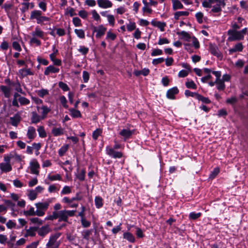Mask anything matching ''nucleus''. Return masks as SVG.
<instances>
[{
    "instance_id": "obj_1",
    "label": "nucleus",
    "mask_w": 248,
    "mask_h": 248,
    "mask_svg": "<svg viewBox=\"0 0 248 248\" xmlns=\"http://www.w3.org/2000/svg\"><path fill=\"white\" fill-rule=\"evenodd\" d=\"M202 5L205 8L212 7L211 12L215 13L220 12L222 7L225 5L224 0H201Z\"/></svg>"
},
{
    "instance_id": "obj_2",
    "label": "nucleus",
    "mask_w": 248,
    "mask_h": 248,
    "mask_svg": "<svg viewBox=\"0 0 248 248\" xmlns=\"http://www.w3.org/2000/svg\"><path fill=\"white\" fill-rule=\"evenodd\" d=\"M30 19L35 21L38 24L45 25V22L50 21V18L43 15V12L39 10H34L31 12Z\"/></svg>"
},
{
    "instance_id": "obj_3",
    "label": "nucleus",
    "mask_w": 248,
    "mask_h": 248,
    "mask_svg": "<svg viewBox=\"0 0 248 248\" xmlns=\"http://www.w3.org/2000/svg\"><path fill=\"white\" fill-rule=\"evenodd\" d=\"M52 200L49 199L44 202L36 203L35 206L37 209V216L38 217H43L45 214V212L47 210Z\"/></svg>"
},
{
    "instance_id": "obj_4",
    "label": "nucleus",
    "mask_w": 248,
    "mask_h": 248,
    "mask_svg": "<svg viewBox=\"0 0 248 248\" xmlns=\"http://www.w3.org/2000/svg\"><path fill=\"white\" fill-rule=\"evenodd\" d=\"M227 34L229 35L228 38V41H240L243 40L244 39V36L241 34L240 31L229 30Z\"/></svg>"
},
{
    "instance_id": "obj_5",
    "label": "nucleus",
    "mask_w": 248,
    "mask_h": 248,
    "mask_svg": "<svg viewBox=\"0 0 248 248\" xmlns=\"http://www.w3.org/2000/svg\"><path fill=\"white\" fill-rule=\"evenodd\" d=\"M60 235L61 234L60 233L51 235L49 238L48 242L46 245V247L47 248H58L60 242L57 241V239Z\"/></svg>"
},
{
    "instance_id": "obj_6",
    "label": "nucleus",
    "mask_w": 248,
    "mask_h": 248,
    "mask_svg": "<svg viewBox=\"0 0 248 248\" xmlns=\"http://www.w3.org/2000/svg\"><path fill=\"white\" fill-rule=\"evenodd\" d=\"M106 154L111 158H120L123 156V154L121 152L116 151L114 148L109 146L106 147Z\"/></svg>"
},
{
    "instance_id": "obj_7",
    "label": "nucleus",
    "mask_w": 248,
    "mask_h": 248,
    "mask_svg": "<svg viewBox=\"0 0 248 248\" xmlns=\"http://www.w3.org/2000/svg\"><path fill=\"white\" fill-rule=\"evenodd\" d=\"M107 28L104 25H100L97 28H94L93 32H96V33L95 34L96 38H100L105 34Z\"/></svg>"
},
{
    "instance_id": "obj_8",
    "label": "nucleus",
    "mask_w": 248,
    "mask_h": 248,
    "mask_svg": "<svg viewBox=\"0 0 248 248\" xmlns=\"http://www.w3.org/2000/svg\"><path fill=\"white\" fill-rule=\"evenodd\" d=\"M37 231L39 236L44 237L51 231V229L48 225H46L41 228L38 227Z\"/></svg>"
},
{
    "instance_id": "obj_9",
    "label": "nucleus",
    "mask_w": 248,
    "mask_h": 248,
    "mask_svg": "<svg viewBox=\"0 0 248 248\" xmlns=\"http://www.w3.org/2000/svg\"><path fill=\"white\" fill-rule=\"evenodd\" d=\"M5 160L7 161V162H2L0 163V169L2 171L4 172H8L12 170V168L9 163L10 159L9 158L7 159L5 158Z\"/></svg>"
},
{
    "instance_id": "obj_10",
    "label": "nucleus",
    "mask_w": 248,
    "mask_h": 248,
    "mask_svg": "<svg viewBox=\"0 0 248 248\" xmlns=\"http://www.w3.org/2000/svg\"><path fill=\"white\" fill-rule=\"evenodd\" d=\"M97 3L100 8L107 9L112 6V3L109 0H97Z\"/></svg>"
},
{
    "instance_id": "obj_11",
    "label": "nucleus",
    "mask_w": 248,
    "mask_h": 248,
    "mask_svg": "<svg viewBox=\"0 0 248 248\" xmlns=\"http://www.w3.org/2000/svg\"><path fill=\"white\" fill-rule=\"evenodd\" d=\"M60 71V69L55 67L53 65H50L45 68L44 71V75L45 76H49L51 74L58 73Z\"/></svg>"
},
{
    "instance_id": "obj_12",
    "label": "nucleus",
    "mask_w": 248,
    "mask_h": 248,
    "mask_svg": "<svg viewBox=\"0 0 248 248\" xmlns=\"http://www.w3.org/2000/svg\"><path fill=\"white\" fill-rule=\"evenodd\" d=\"M82 199V197L80 196L79 193H77L76 194V196L72 198L71 199H69L68 197H65L62 199V202L64 203H67L68 204H71L73 202V201H80Z\"/></svg>"
},
{
    "instance_id": "obj_13",
    "label": "nucleus",
    "mask_w": 248,
    "mask_h": 248,
    "mask_svg": "<svg viewBox=\"0 0 248 248\" xmlns=\"http://www.w3.org/2000/svg\"><path fill=\"white\" fill-rule=\"evenodd\" d=\"M39 167V164L36 160H35L30 162V170L31 173L38 175Z\"/></svg>"
},
{
    "instance_id": "obj_14",
    "label": "nucleus",
    "mask_w": 248,
    "mask_h": 248,
    "mask_svg": "<svg viewBox=\"0 0 248 248\" xmlns=\"http://www.w3.org/2000/svg\"><path fill=\"white\" fill-rule=\"evenodd\" d=\"M244 49V46L242 43L239 42L236 43L233 47L229 49L230 55L232 54L234 52H242Z\"/></svg>"
},
{
    "instance_id": "obj_15",
    "label": "nucleus",
    "mask_w": 248,
    "mask_h": 248,
    "mask_svg": "<svg viewBox=\"0 0 248 248\" xmlns=\"http://www.w3.org/2000/svg\"><path fill=\"white\" fill-rule=\"evenodd\" d=\"M179 93V90L176 87H174L167 92L166 96L170 99H175V95Z\"/></svg>"
},
{
    "instance_id": "obj_16",
    "label": "nucleus",
    "mask_w": 248,
    "mask_h": 248,
    "mask_svg": "<svg viewBox=\"0 0 248 248\" xmlns=\"http://www.w3.org/2000/svg\"><path fill=\"white\" fill-rule=\"evenodd\" d=\"M210 53L217 57L221 56V53L219 50L218 47L216 45L210 44L209 46Z\"/></svg>"
},
{
    "instance_id": "obj_17",
    "label": "nucleus",
    "mask_w": 248,
    "mask_h": 248,
    "mask_svg": "<svg viewBox=\"0 0 248 248\" xmlns=\"http://www.w3.org/2000/svg\"><path fill=\"white\" fill-rule=\"evenodd\" d=\"M42 120L44 119L36 111H32L31 113V121L32 124H37Z\"/></svg>"
},
{
    "instance_id": "obj_18",
    "label": "nucleus",
    "mask_w": 248,
    "mask_h": 248,
    "mask_svg": "<svg viewBox=\"0 0 248 248\" xmlns=\"http://www.w3.org/2000/svg\"><path fill=\"white\" fill-rule=\"evenodd\" d=\"M21 119L20 115L18 113H16L13 117L10 118V123L13 126H17L20 123Z\"/></svg>"
},
{
    "instance_id": "obj_19",
    "label": "nucleus",
    "mask_w": 248,
    "mask_h": 248,
    "mask_svg": "<svg viewBox=\"0 0 248 248\" xmlns=\"http://www.w3.org/2000/svg\"><path fill=\"white\" fill-rule=\"evenodd\" d=\"M18 74L20 77L23 78L28 75H33L34 73L30 68H23L19 70Z\"/></svg>"
},
{
    "instance_id": "obj_20",
    "label": "nucleus",
    "mask_w": 248,
    "mask_h": 248,
    "mask_svg": "<svg viewBox=\"0 0 248 248\" xmlns=\"http://www.w3.org/2000/svg\"><path fill=\"white\" fill-rule=\"evenodd\" d=\"M31 34L33 37H38L41 38H44L45 36V32L38 26L35 28L34 31L31 33Z\"/></svg>"
},
{
    "instance_id": "obj_21",
    "label": "nucleus",
    "mask_w": 248,
    "mask_h": 248,
    "mask_svg": "<svg viewBox=\"0 0 248 248\" xmlns=\"http://www.w3.org/2000/svg\"><path fill=\"white\" fill-rule=\"evenodd\" d=\"M151 23L153 26L159 28L161 31H164V28L166 26V23L165 22L157 21L155 20H153Z\"/></svg>"
},
{
    "instance_id": "obj_22",
    "label": "nucleus",
    "mask_w": 248,
    "mask_h": 248,
    "mask_svg": "<svg viewBox=\"0 0 248 248\" xmlns=\"http://www.w3.org/2000/svg\"><path fill=\"white\" fill-rule=\"evenodd\" d=\"M42 111L40 112L41 116L43 119H46L47 117V115L48 113L51 111V108L46 105H42L41 106Z\"/></svg>"
},
{
    "instance_id": "obj_23",
    "label": "nucleus",
    "mask_w": 248,
    "mask_h": 248,
    "mask_svg": "<svg viewBox=\"0 0 248 248\" xmlns=\"http://www.w3.org/2000/svg\"><path fill=\"white\" fill-rule=\"evenodd\" d=\"M38 230V227H31L29 229L26 230V234L25 236H34L36 235V232Z\"/></svg>"
},
{
    "instance_id": "obj_24",
    "label": "nucleus",
    "mask_w": 248,
    "mask_h": 248,
    "mask_svg": "<svg viewBox=\"0 0 248 248\" xmlns=\"http://www.w3.org/2000/svg\"><path fill=\"white\" fill-rule=\"evenodd\" d=\"M51 133L54 136H60L63 134L64 129L61 127H53L52 129Z\"/></svg>"
},
{
    "instance_id": "obj_25",
    "label": "nucleus",
    "mask_w": 248,
    "mask_h": 248,
    "mask_svg": "<svg viewBox=\"0 0 248 248\" xmlns=\"http://www.w3.org/2000/svg\"><path fill=\"white\" fill-rule=\"evenodd\" d=\"M27 135L29 139H33L36 135L35 128L33 126H29L28 128Z\"/></svg>"
},
{
    "instance_id": "obj_26",
    "label": "nucleus",
    "mask_w": 248,
    "mask_h": 248,
    "mask_svg": "<svg viewBox=\"0 0 248 248\" xmlns=\"http://www.w3.org/2000/svg\"><path fill=\"white\" fill-rule=\"evenodd\" d=\"M0 89L4 94L5 97L9 98L11 96V88L4 85H1Z\"/></svg>"
},
{
    "instance_id": "obj_27",
    "label": "nucleus",
    "mask_w": 248,
    "mask_h": 248,
    "mask_svg": "<svg viewBox=\"0 0 248 248\" xmlns=\"http://www.w3.org/2000/svg\"><path fill=\"white\" fill-rule=\"evenodd\" d=\"M133 133V131H131L128 129H124L121 131L119 134L126 139L129 138Z\"/></svg>"
},
{
    "instance_id": "obj_28",
    "label": "nucleus",
    "mask_w": 248,
    "mask_h": 248,
    "mask_svg": "<svg viewBox=\"0 0 248 248\" xmlns=\"http://www.w3.org/2000/svg\"><path fill=\"white\" fill-rule=\"evenodd\" d=\"M172 4V9L174 11L177 9H182L184 6L179 0H171Z\"/></svg>"
},
{
    "instance_id": "obj_29",
    "label": "nucleus",
    "mask_w": 248,
    "mask_h": 248,
    "mask_svg": "<svg viewBox=\"0 0 248 248\" xmlns=\"http://www.w3.org/2000/svg\"><path fill=\"white\" fill-rule=\"evenodd\" d=\"M123 237L130 243H134L135 242V238L134 236L130 232H124L123 234Z\"/></svg>"
},
{
    "instance_id": "obj_30",
    "label": "nucleus",
    "mask_w": 248,
    "mask_h": 248,
    "mask_svg": "<svg viewBox=\"0 0 248 248\" xmlns=\"http://www.w3.org/2000/svg\"><path fill=\"white\" fill-rule=\"evenodd\" d=\"M189 13L187 11H178L174 14V18L175 20H178L181 16H187Z\"/></svg>"
},
{
    "instance_id": "obj_31",
    "label": "nucleus",
    "mask_w": 248,
    "mask_h": 248,
    "mask_svg": "<svg viewBox=\"0 0 248 248\" xmlns=\"http://www.w3.org/2000/svg\"><path fill=\"white\" fill-rule=\"evenodd\" d=\"M69 111L70 112L71 116L74 118L81 117V114L80 111L76 109V108H70Z\"/></svg>"
},
{
    "instance_id": "obj_32",
    "label": "nucleus",
    "mask_w": 248,
    "mask_h": 248,
    "mask_svg": "<svg viewBox=\"0 0 248 248\" xmlns=\"http://www.w3.org/2000/svg\"><path fill=\"white\" fill-rule=\"evenodd\" d=\"M59 221H67V217L64 210H61L59 211Z\"/></svg>"
},
{
    "instance_id": "obj_33",
    "label": "nucleus",
    "mask_w": 248,
    "mask_h": 248,
    "mask_svg": "<svg viewBox=\"0 0 248 248\" xmlns=\"http://www.w3.org/2000/svg\"><path fill=\"white\" fill-rule=\"evenodd\" d=\"M24 214L26 216H37V211L34 210V208L33 207H31L29 210L24 212Z\"/></svg>"
},
{
    "instance_id": "obj_34",
    "label": "nucleus",
    "mask_w": 248,
    "mask_h": 248,
    "mask_svg": "<svg viewBox=\"0 0 248 248\" xmlns=\"http://www.w3.org/2000/svg\"><path fill=\"white\" fill-rule=\"evenodd\" d=\"M94 202L96 207L98 209L102 207L103 205V199L101 197L99 196L95 197L94 199Z\"/></svg>"
},
{
    "instance_id": "obj_35",
    "label": "nucleus",
    "mask_w": 248,
    "mask_h": 248,
    "mask_svg": "<svg viewBox=\"0 0 248 248\" xmlns=\"http://www.w3.org/2000/svg\"><path fill=\"white\" fill-rule=\"evenodd\" d=\"M215 82L217 84V88L218 90L222 91L225 88V85L224 82L221 80H215Z\"/></svg>"
},
{
    "instance_id": "obj_36",
    "label": "nucleus",
    "mask_w": 248,
    "mask_h": 248,
    "mask_svg": "<svg viewBox=\"0 0 248 248\" xmlns=\"http://www.w3.org/2000/svg\"><path fill=\"white\" fill-rule=\"evenodd\" d=\"M11 86L15 88V90L20 93H23L22 90L21 88V85L18 81L16 82L13 81Z\"/></svg>"
},
{
    "instance_id": "obj_37",
    "label": "nucleus",
    "mask_w": 248,
    "mask_h": 248,
    "mask_svg": "<svg viewBox=\"0 0 248 248\" xmlns=\"http://www.w3.org/2000/svg\"><path fill=\"white\" fill-rule=\"evenodd\" d=\"M196 95V99L197 100L201 101L202 102L205 104H209L211 103V101L208 98L204 97L200 94H198V95Z\"/></svg>"
},
{
    "instance_id": "obj_38",
    "label": "nucleus",
    "mask_w": 248,
    "mask_h": 248,
    "mask_svg": "<svg viewBox=\"0 0 248 248\" xmlns=\"http://www.w3.org/2000/svg\"><path fill=\"white\" fill-rule=\"evenodd\" d=\"M68 148L69 145L68 144H65L61 147V148L59 149L58 151L59 155L60 156H62L68 150Z\"/></svg>"
},
{
    "instance_id": "obj_39",
    "label": "nucleus",
    "mask_w": 248,
    "mask_h": 248,
    "mask_svg": "<svg viewBox=\"0 0 248 248\" xmlns=\"http://www.w3.org/2000/svg\"><path fill=\"white\" fill-rule=\"evenodd\" d=\"M47 178L51 181H54L56 180H61L62 179V177L59 174L55 175H51L50 174H49L47 175Z\"/></svg>"
},
{
    "instance_id": "obj_40",
    "label": "nucleus",
    "mask_w": 248,
    "mask_h": 248,
    "mask_svg": "<svg viewBox=\"0 0 248 248\" xmlns=\"http://www.w3.org/2000/svg\"><path fill=\"white\" fill-rule=\"evenodd\" d=\"M116 38V35L112 32L110 31H108L107 33L106 39L108 41L112 40L113 41Z\"/></svg>"
},
{
    "instance_id": "obj_41",
    "label": "nucleus",
    "mask_w": 248,
    "mask_h": 248,
    "mask_svg": "<svg viewBox=\"0 0 248 248\" xmlns=\"http://www.w3.org/2000/svg\"><path fill=\"white\" fill-rule=\"evenodd\" d=\"M37 131L38 132L39 136L41 138H45L46 137V133L43 126H39L37 129Z\"/></svg>"
},
{
    "instance_id": "obj_42",
    "label": "nucleus",
    "mask_w": 248,
    "mask_h": 248,
    "mask_svg": "<svg viewBox=\"0 0 248 248\" xmlns=\"http://www.w3.org/2000/svg\"><path fill=\"white\" fill-rule=\"evenodd\" d=\"M59 211H54L52 213V215H50L49 216H48L47 217H46V219L47 220H53L54 219H56L57 218H59Z\"/></svg>"
},
{
    "instance_id": "obj_43",
    "label": "nucleus",
    "mask_w": 248,
    "mask_h": 248,
    "mask_svg": "<svg viewBox=\"0 0 248 248\" xmlns=\"http://www.w3.org/2000/svg\"><path fill=\"white\" fill-rule=\"evenodd\" d=\"M102 133V129L97 128L93 132L92 137L94 140H96L98 137L101 135Z\"/></svg>"
},
{
    "instance_id": "obj_44",
    "label": "nucleus",
    "mask_w": 248,
    "mask_h": 248,
    "mask_svg": "<svg viewBox=\"0 0 248 248\" xmlns=\"http://www.w3.org/2000/svg\"><path fill=\"white\" fill-rule=\"evenodd\" d=\"M238 101V98L235 96H232L227 99L226 102L227 104L232 105H235Z\"/></svg>"
},
{
    "instance_id": "obj_45",
    "label": "nucleus",
    "mask_w": 248,
    "mask_h": 248,
    "mask_svg": "<svg viewBox=\"0 0 248 248\" xmlns=\"http://www.w3.org/2000/svg\"><path fill=\"white\" fill-rule=\"evenodd\" d=\"M30 221L32 223L38 226L41 225L43 223V221L42 220L37 217L31 218Z\"/></svg>"
},
{
    "instance_id": "obj_46",
    "label": "nucleus",
    "mask_w": 248,
    "mask_h": 248,
    "mask_svg": "<svg viewBox=\"0 0 248 248\" xmlns=\"http://www.w3.org/2000/svg\"><path fill=\"white\" fill-rule=\"evenodd\" d=\"M37 192L35 190H31L29 192L28 196L30 200L33 201L37 198Z\"/></svg>"
},
{
    "instance_id": "obj_47",
    "label": "nucleus",
    "mask_w": 248,
    "mask_h": 248,
    "mask_svg": "<svg viewBox=\"0 0 248 248\" xmlns=\"http://www.w3.org/2000/svg\"><path fill=\"white\" fill-rule=\"evenodd\" d=\"M219 172V169L217 167L214 168L213 170L211 171V174L209 175V178L210 179H214Z\"/></svg>"
},
{
    "instance_id": "obj_48",
    "label": "nucleus",
    "mask_w": 248,
    "mask_h": 248,
    "mask_svg": "<svg viewBox=\"0 0 248 248\" xmlns=\"http://www.w3.org/2000/svg\"><path fill=\"white\" fill-rule=\"evenodd\" d=\"M186 86L187 88L189 89H196L197 88L196 84L193 80H187V81L186 82Z\"/></svg>"
},
{
    "instance_id": "obj_49",
    "label": "nucleus",
    "mask_w": 248,
    "mask_h": 248,
    "mask_svg": "<svg viewBox=\"0 0 248 248\" xmlns=\"http://www.w3.org/2000/svg\"><path fill=\"white\" fill-rule=\"evenodd\" d=\"M85 170H81L77 175V178L79 180L82 181L85 179Z\"/></svg>"
},
{
    "instance_id": "obj_50",
    "label": "nucleus",
    "mask_w": 248,
    "mask_h": 248,
    "mask_svg": "<svg viewBox=\"0 0 248 248\" xmlns=\"http://www.w3.org/2000/svg\"><path fill=\"white\" fill-rule=\"evenodd\" d=\"M74 31L79 38L81 39L85 38V32L82 29H75Z\"/></svg>"
},
{
    "instance_id": "obj_51",
    "label": "nucleus",
    "mask_w": 248,
    "mask_h": 248,
    "mask_svg": "<svg viewBox=\"0 0 248 248\" xmlns=\"http://www.w3.org/2000/svg\"><path fill=\"white\" fill-rule=\"evenodd\" d=\"M3 201L6 204V206L10 208L11 210L14 211V208L16 206L15 203L12 202L11 201L8 200H3Z\"/></svg>"
},
{
    "instance_id": "obj_52",
    "label": "nucleus",
    "mask_w": 248,
    "mask_h": 248,
    "mask_svg": "<svg viewBox=\"0 0 248 248\" xmlns=\"http://www.w3.org/2000/svg\"><path fill=\"white\" fill-rule=\"evenodd\" d=\"M127 31H132L136 29V23L134 22L130 21L129 23L126 25Z\"/></svg>"
},
{
    "instance_id": "obj_53",
    "label": "nucleus",
    "mask_w": 248,
    "mask_h": 248,
    "mask_svg": "<svg viewBox=\"0 0 248 248\" xmlns=\"http://www.w3.org/2000/svg\"><path fill=\"white\" fill-rule=\"evenodd\" d=\"M92 230H86L82 232V237L84 239L88 240L89 239L90 236L92 234Z\"/></svg>"
},
{
    "instance_id": "obj_54",
    "label": "nucleus",
    "mask_w": 248,
    "mask_h": 248,
    "mask_svg": "<svg viewBox=\"0 0 248 248\" xmlns=\"http://www.w3.org/2000/svg\"><path fill=\"white\" fill-rule=\"evenodd\" d=\"M18 101L21 105H28L30 103V100L25 97L20 96Z\"/></svg>"
},
{
    "instance_id": "obj_55",
    "label": "nucleus",
    "mask_w": 248,
    "mask_h": 248,
    "mask_svg": "<svg viewBox=\"0 0 248 248\" xmlns=\"http://www.w3.org/2000/svg\"><path fill=\"white\" fill-rule=\"evenodd\" d=\"M163 54V51L161 49L156 48L154 49L151 52V55L155 57L158 55H161Z\"/></svg>"
},
{
    "instance_id": "obj_56",
    "label": "nucleus",
    "mask_w": 248,
    "mask_h": 248,
    "mask_svg": "<svg viewBox=\"0 0 248 248\" xmlns=\"http://www.w3.org/2000/svg\"><path fill=\"white\" fill-rule=\"evenodd\" d=\"M59 87L64 92L68 91L70 90L68 85L62 81L59 82Z\"/></svg>"
},
{
    "instance_id": "obj_57",
    "label": "nucleus",
    "mask_w": 248,
    "mask_h": 248,
    "mask_svg": "<svg viewBox=\"0 0 248 248\" xmlns=\"http://www.w3.org/2000/svg\"><path fill=\"white\" fill-rule=\"evenodd\" d=\"M107 19L109 24L113 27L115 24V18L114 16L112 15H108L107 16Z\"/></svg>"
},
{
    "instance_id": "obj_58",
    "label": "nucleus",
    "mask_w": 248,
    "mask_h": 248,
    "mask_svg": "<svg viewBox=\"0 0 248 248\" xmlns=\"http://www.w3.org/2000/svg\"><path fill=\"white\" fill-rule=\"evenodd\" d=\"M73 23L76 27H80L82 26L81 20L78 17H75L73 18Z\"/></svg>"
},
{
    "instance_id": "obj_59",
    "label": "nucleus",
    "mask_w": 248,
    "mask_h": 248,
    "mask_svg": "<svg viewBox=\"0 0 248 248\" xmlns=\"http://www.w3.org/2000/svg\"><path fill=\"white\" fill-rule=\"evenodd\" d=\"M92 14L93 18L97 21H101V18L99 15L97 13L96 10H93L92 12Z\"/></svg>"
},
{
    "instance_id": "obj_60",
    "label": "nucleus",
    "mask_w": 248,
    "mask_h": 248,
    "mask_svg": "<svg viewBox=\"0 0 248 248\" xmlns=\"http://www.w3.org/2000/svg\"><path fill=\"white\" fill-rule=\"evenodd\" d=\"M37 94L40 97L43 98L48 94V91L46 89H42L38 91Z\"/></svg>"
},
{
    "instance_id": "obj_61",
    "label": "nucleus",
    "mask_w": 248,
    "mask_h": 248,
    "mask_svg": "<svg viewBox=\"0 0 248 248\" xmlns=\"http://www.w3.org/2000/svg\"><path fill=\"white\" fill-rule=\"evenodd\" d=\"M82 78L84 83L88 82L90 78L89 73L86 71H83L82 73Z\"/></svg>"
},
{
    "instance_id": "obj_62",
    "label": "nucleus",
    "mask_w": 248,
    "mask_h": 248,
    "mask_svg": "<svg viewBox=\"0 0 248 248\" xmlns=\"http://www.w3.org/2000/svg\"><path fill=\"white\" fill-rule=\"evenodd\" d=\"M196 18L197 20V21L199 23H202L203 22L202 18L203 16V15L202 12H198L195 15Z\"/></svg>"
},
{
    "instance_id": "obj_63",
    "label": "nucleus",
    "mask_w": 248,
    "mask_h": 248,
    "mask_svg": "<svg viewBox=\"0 0 248 248\" xmlns=\"http://www.w3.org/2000/svg\"><path fill=\"white\" fill-rule=\"evenodd\" d=\"M190 71L186 70H181L178 75L179 78H185L186 77Z\"/></svg>"
},
{
    "instance_id": "obj_64",
    "label": "nucleus",
    "mask_w": 248,
    "mask_h": 248,
    "mask_svg": "<svg viewBox=\"0 0 248 248\" xmlns=\"http://www.w3.org/2000/svg\"><path fill=\"white\" fill-rule=\"evenodd\" d=\"M78 51L82 53L83 55H86L88 51L89 48L84 46H80L79 48L78 49Z\"/></svg>"
}]
</instances>
